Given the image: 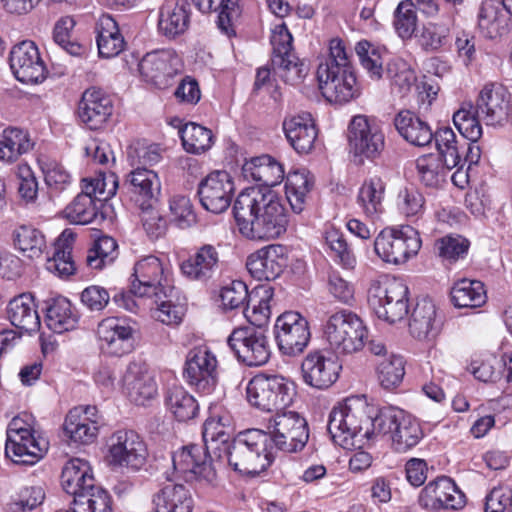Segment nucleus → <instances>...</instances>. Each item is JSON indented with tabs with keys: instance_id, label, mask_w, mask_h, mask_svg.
Listing matches in <instances>:
<instances>
[{
	"instance_id": "1",
	"label": "nucleus",
	"mask_w": 512,
	"mask_h": 512,
	"mask_svg": "<svg viewBox=\"0 0 512 512\" xmlns=\"http://www.w3.org/2000/svg\"><path fill=\"white\" fill-rule=\"evenodd\" d=\"M233 215L242 236L249 240H271L288 225L287 211L280 197L267 187H251L235 199Z\"/></svg>"
},
{
	"instance_id": "2",
	"label": "nucleus",
	"mask_w": 512,
	"mask_h": 512,
	"mask_svg": "<svg viewBox=\"0 0 512 512\" xmlns=\"http://www.w3.org/2000/svg\"><path fill=\"white\" fill-rule=\"evenodd\" d=\"M319 89L330 103L345 104L359 95L354 68L344 42L334 38L329 55L317 68Z\"/></svg>"
},
{
	"instance_id": "3",
	"label": "nucleus",
	"mask_w": 512,
	"mask_h": 512,
	"mask_svg": "<svg viewBox=\"0 0 512 512\" xmlns=\"http://www.w3.org/2000/svg\"><path fill=\"white\" fill-rule=\"evenodd\" d=\"M376 416L370 415L365 403L348 400L334 407L329 414L327 429L333 441L344 449L362 448L377 434Z\"/></svg>"
},
{
	"instance_id": "4",
	"label": "nucleus",
	"mask_w": 512,
	"mask_h": 512,
	"mask_svg": "<svg viewBox=\"0 0 512 512\" xmlns=\"http://www.w3.org/2000/svg\"><path fill=\"white\" fill-rule=\"evenodd\" d=\"M223 457L229 466L243 475H258L274 461L271 436L260 429L239 432L223 447Z\"/></svg>"
},
{
	"instance_id": "5",
	"label": "nucleus",
	"mask_w": 512,
	"mask_h": 512,
	"mask_svg": "<svg viewBox=\"0 0 512 512\" xmlns=\"http://www.w3.org/2000/svg\"><path fill=\"white\" fill-rule=\"evenodd\" d=\"M324 337L337 354L356 353L365 345L367 329L353 312L341 310L332 314L324 325Z\"/></svg>"
},
{
	"instance_id": "6",
	"label": "nucleus",
	"mask_w": 512,
	"mask_h": 512,
	"mask_svg": "<svg viewBox=\"0 0 512 512\" xmlns=\"http://www.w3.org/2000/svg\"><path fill=\"white\" fill-rule=\"evenodd\" d=\"M294 396V389L280 375L258 374L246 386V398L249 404L261 411H278L288 406Z\"/></svg>"
},
{
	"instance_id": "7",
	"label": "nucleus",
	"mask_w": 512,
	"mask_h": 512,
	"mask_svg": "<svg viewBox=\"0 0 512 512\" xmlns=\"http://www.w3.org/2000/svg\"><path fill=\"white\" fill-rule=\"evenodd\" d=\"M270 42L273 47L271 65L274 74L287 84H300L308 74V66L293 52V37L284 23L275 26Z\"/></svg>"
},
{
	"instance_id": "8",
	"label": "nucleus",
	"mask_w": 512,
	"mask_h": 512,
	"mask_svg": "<svg viewBox=\"0 0 512 512\" xmlns=\"http://www.w3.org/2000/svg\"><path fill=\"white\" fill-rule=\"evenodd\" d=\"M377 434L390 435L394 449L406 452L415 447L423 437L418 421L398 408H385L376 414Z\"/></svg>"
},
{
	"instance_id": "9",
	"label": "nucleus",
	"mask_w": 512,
	"mask_h": 512,
	"mask_svg": "<svg viewBox=\"0 0 512 512\" xmlns=\"http://www.w3.org/2000/svg\"><path fill=\"white\" fill-rule=\"evenodd\" d=\"M421 248L418 231L409 225L383 229L374 241L376 254L385 262L403 264Z\"/></svg>"
},
{
	"instance_id": "10",
	"label": "nucleus",
	"mask_w": 512,
	"mask_h": 512,
	"mask_svg": "<svg viewBox=\"0 0 512 512\" xmlns=\"http://www.w3.org/2000/svg\"><path fill=\"white\" fill-rule=\"evenodd\" d=\"M368 303L379 319L395 323L408 313V287L396 279L373 284L368 290Z\"/></svg>"
},
{
	"instance_id": "11",
	"label": "nucleus",
	"mask_w": 512,
	"mask_h": 512,
	"mask_svg": "<svg viewBox=\"0 0 512 512\" xmlns=\"http://www.w3.org/2000/svg\"><path fill=\"white\" fill-rule=\"evenodd\" d=\"M174 288L168 279V270L156 256L137 261L131 276V291L140 297L161 299L170 296Z\"/></svg>"
},
{
	"instance_id": "12",
	"label": "nucleus",
	"mask_w": 512,
	"mask_h": 512,
	"mask_svg": "<svg viewBox=\"0 0 512 512\" xmlns=\"http://www.w3.org/2000/svg\"><path fill=\"white\" fill-rule=\"evenodd\" d=\"M227 343L237 359L246 366H262L270 359L269 338L261 329L255 327L235 328L229 335Z\"/></svg>"
},
{
	"instance_id": "13",
	"label": "nucleus",
	"mask_w": 512,
	"mask_h": 512,
	"mask_svg": "<svg viewBox=\"0 0 512 512\" xmlns=\"http://www.w3.org/2000/svg\"><path fill=\"white\" fill-rule=\"evenodd\" d=\"M211 451L199 444L182 447L172 456L175 473L186 482L213 483L216 479V470L212 465Z\"/></svg>"
},
{
	"instance_id": "14",
	"label": "nucleus",
	"mask_w": 512,
	"mask_h": 512,
	"mask_svg": "<svg viewBox=\"0 0 512 512\" xmlns=\"http://www.w3.org/2000/svg\"><path fill=\"white\" fill-rule=\"evenodd\" d=\"M274 337L282 355L298 356L304 352L311 339L308 320L298 312H284L275 322Z\"/></svg>"
},
{
	"instance_id": "15",
	"label": "nucleus",
	"mask_w": 512,
	"mask_h": 512,
	"mask_svg": "<svg viewBox=\"0 0 512 512\" xmlns=\"http://www.w3.org/2000/svg\"><path fill=\"white\" fill-rule=\"evenodd\" d=\"M108 458L110 464L140 470L146 463L148 451L146 444L133 430H118L108 439Z\"/></svg>"
},
{
	"instance_id": "16",
	"label": "nucleus",
	"mask_w": 512,
	"mask_h": 512,
	"mask_svg": "<svg viewBox=\"0 0 512 512\" xmlns=\"http://www.w3.org/2000/svg\"><path fill=\"white\" fill-rule=\"evenodd\" d=\"M269 433L273 450L297 452L306 445L309 432L306 420L294 411L277 412Z\"/></svg>"
},
{
	"instance_id": "17",
	"label": "nucleus",
	"mask_w": 512,
	"mask_h": 512,
	"mask_svg": "<svg viewBox=\"0 0 512 512\" xmlns=\"http://www.w3.org/2000/svg\"><path fill=\"white\" fill-rule=\"evenodd\" d=\"M9 63L16 79L26 84H38L47 77V67L38 46L31 40H24L12 47Z\"/></svg>"
},
{
	"instance_id": "18",
	"label": "nucleus",
	"mask_w": 512,
	"mask_h": 512,
	"mask_svg": "<svg viewBox=\"0 0 512 512\" xmlns=\"http://www.w3.org/2000/svg\"><path fill=\"white\" fill-rule=\"evenodd\" d=\"M348 141L355 155H362L368 159L379 157L385 146L381 128L365 115H356L351 119Z\"/></svg>"
},
{
	"instance_id": "19",
	"label": "nucleus",
	"mask_w": 512,
	"mask_h": 512,
	"mask_svg": "<svg viewBox=\"0 0 512 512\" xmlns=\"http://www.w3.org/2000/svg\"><path fill=\"white\" fill-rule=\"evenodd\" d=\"M120 189L142 210H148L158 202L161 182L155 171L136 167L125 176Z\"/></svg>"
},
{
	"instance_id": "20",
	"label": "nucleus",
	"mask_w": 512,
	"mask_h": 512,
	"mask_svg": "<svg viewBox=\"0 0 512 512\" xmlns=\"http://www.w3.org/2000/svg\"><path fill=\"white\" fill-rule=\"evenodd\" d=\"M184 375L199 392L209 394L217 383V360L205 347L191 349L186 357Z\"/></svg>"
},
{
	"instance_id": "21",
	"label": "nucleus",
	"mask_w": 512,
	"mask_h": 512,
	"mask_svg": "<svg viewBox=\"0 0 512 512\" xmlns=\"http://www.w3.org/2000/svg\"><path fill=\"white\" fill-rule=\"evenodd\" d=\"M233 193L234 183L226 171H214L201 180L198 185L201 205L214 214H220L228 209Z\"/></svg>"
},
{
	"instance_id": "22",
	"label": "nucleus",
	"mask_w": 512,
	"mask_h": 512,
	"mask_svg": "<svg viewBox=\"0 0 512 512\" xmlns=\"http://www.w3.org/2000/svg\"><path fill=\"white\" fill-rule=\"evenodd\" d=\"M418 502L429 510L461 509L466 502L465 495L448 477H439L429 482L420 492Z\"/></svg>"
},
{
	"instance_id": "23",
	"label": "nucleus",
	"mask_w": 512,
	"mask_h": 512,
	"mask_svg": "<svg viewBox=\"0 0 512 512\" xmlns=\"http://www.w3.org/2000/svg\"><path fill=\"white\" fill-rule=\"evenodd\" d=\"M340 370L338 361L322 351L308 353L301 364L305 384L320 390L332 386L337 381Z\"/></svg>"
},
{
	"instance_id": "24",
	"label": "nucleus",
	"mask_w": 512,
	"mask_h": 512,
	"mask_svg": "<svg viewBox=\"0 0 512 512\" xmlns=\"http://www.w3.org/2000/svg\"><path fill=\"white\" fill-rule=\"evenodd\" d=\"M177 56L170 50L147 53L139 63V71L147 83L158 89L169 87L177 73Z\"/></svg>"
},
{
	"instance_id": "25",
	"label": "nucleus",
	"mask_w": 512,
	"mask_h": 512,
	"mask_svg": "<svg viewBox=\"0 0 512 512\" xmlns=\"http://www.w3.org/2000/svg\"><path fill=\"white\" fill-rule=\"evenodd\" d=\"M101 350L111 356H122L134 348V330L119 318H106L97 328Z\"/></svg>"
},
{
	"instance_id": "26",
	"label": "nucleus",
	"mask_w": 512,
	"mask_h": 512,
	"mask_svg": "<svg viewBox=\"0 0 512 512\" xmlns=\"http://www.w3.org/2000/svg\"><path fill=\"white\" fill-rule=\"evenodd\" d=\"M487 125L502 126L509 120L510 100L505 88L499 85H486L480 92L474 106Z\"/></svg>"
},
{
	"instance_id": "27",
	"label": "nucleus",
	"mask_w": 512,
	"mask_h": 512,
	"mask_svg": "<svg viewBox=\"0 0 512 512\" xmlns=\"http://www.w3.org/2000/svg\"><path fill=\"white\" fill-rule=\"evenodd\" d=\"M286 266L283 248L280 245L263 247L248 256L246 267L258 281H272L281 275Z\"/></svg>"
},
{
	"instance_id": "28",
	"label": "nucleus",
	"mask_w": 512,
	"mask_h": 512,
	"mask_svg": "<svg viewBox=\"0 0 512 512\" xmlns=\"http://www.w3.org/2000/svg\"><path fill=\"white\" fill-rule=\"evenodd\" d=\"M123 384L130 400L136 405H145L157 394L156 382L142 360H133L127 365Z\"/></svg>"
},
{
	"instance_id": "29",
	"label": "nucleus",
	"mask_w": 512,
	"mask_h": 512,
	"mask_svg": "<svg viewBox=\"0 0 512 512\" xmlns=\"http://www.w3.org/2000/svg\"><path fill=\"white\" fill-rule=\"evenodd\" d=\"M47 450L48 442L36 433L14 434L6 439L5 455L15 464L34 465L44 457Z\"/></svg>"
},
{
	"instance_id": "30",
	"label": "nucleus",
	"mask_w": 512,
	"mask_h": 512,
	"mask_svg": "<svg viewBox=\"0 0 512 512\" xmlns=\"http://www.w3.org/2000/svg\"><path fill=\"white\" fill-rule=\"evenodd\" d=\"M112 111V100L102 90L93 87L84 91L79 102L78 115L88 128H101L112 115Z\"/></svg>"
},
{
	"instance_id": "31",
	"label": "nucleus",
	"mask_w": 512,
	"mask_h": 512,
	"mask_svg": "<svg viewBox=\"0 0 512 512\" xmlns=\"http://www.w3.org/2000/svg\"><path fill=\"white\" fill-rule=\"evenodd\" d=\"M220 256L216 246L203 244L181 263L182 273L190 280L206 282L219 268Z\"/></svg>"
},
{
	"instance_id": "32",
	"label": "nucleus",
	"mask_w": 512,
	"mask_h": 512,
	"mask_svg": "<svg viewBox=\"0 0 512 512\" xmlns=\"http://www.w3.org/2000/svg\"><path fill=\"white\" fill-rule=\"evenodd\" d=\"M283 130L289 144L297 153L311 152L318 132L310 113H301L285 119Z\"/></svg>"
},
{
	"instance_id": "33",
	"label": "nucleus",
	"mask_w": 512,
	"mask_h": 512,
	"mask_svg": "<svg viewBox=\"0 0 512 512\" xmlns=\"http://www.w3.org/2000/svg\"><path fill=\"white\" fill-rule=\"evenodd\" d=\"M441 319L437 315L434 302L423 298L416 303L409 322V331L419 340L432 339L440 331Z\"/></svg>"
},
{
	"instance_id": "34",
	"label": "nucleus",
	"mask_w": 512,
	"mask_h": 512,
	"mask_svg": "<svg viewBox=\"0 0 512 512\" xmlns=\"http://www.w3.org/2000/svg\"><path fill=\"white\" fill-rule=\"evenodd\" d=\"M242 173L247 180L260 182V187L269 189L280 184L285 176L283 166L269 155H261L245 161Z\"/></svg>"
},
{
	"instance_id": "35",
	"label": "nucleus",
	"mask_w": 512,
	"mask_h": 512,
	"mask_svg": "<svg viewBox=\"0 0 512 512\" xmlns=\"http://www.w3.org/2000/svg\"><path fill=\"white\" fill-rule=\"evenodd\" d=\"M96 484L89 463L79 458H73L66 462L61 473V485L63 490L76 497Z\"/></svg>"
},
{
	"instance_id": "36",
	"label": "nucleus",
	"mask_w": 512,
	"mask_h": 512,
	"mask_svg": "<svg viewBox=\"0 0 512 512\" xmlns=\"http://www.w3.org/2000/svg\"><path fill=\"white\" fill-rule=\"evenodd\" d=\"M45 323L55 333L61 334L76 328L79 314L65 297L58 296L46 302Z\"/></svg>"
},
{
	"instance_id": "37",
	"label": "nucleus",
	"mask_w": 512,
	"mask_h": 512,
	"mask_svg": "<svg viewBox=\"0 0 512 512\" xmlns=\"http://www.w3.org/2000/svg\"><path fill=\"white\" fill-rule=\"evenodd\" d=\"M189 23V13L183 4L168 1L161 6L157 26L162 36L175 39L186 32Z\"/></svg>"
},
{
	"instance_id": "38",
	"label": "nucleus",
	"mask_w": 512,
	"mask_h": 512,
	"mask_svg": "<svg viewBox=\"0 0 512 512\" xmlns=\"http://www.w3.org/2000/svg\"><path fill=\"white\" fill-rule=\"evenodd\" d=\"M394 125L399 134L415 146H426L435 137L428 123L409 110L400 111L394 119Z\"/></svg>"
},
{
	"instance_id": "39",
	"label": "nucleus",
	"mask_w": 512,
	"mask_h": 512,
	"mask_svg": "<svg viewBox=\"0 0 512 512\" xmlns=\"http://www.w3.org/2000/svg\"><path fill=\"white\" fill-rule=\"evenodd\" d=\"M11 324L25 332H35L40 327V318L33 298L27 294L12 299L6 309Z\"/></svg>"
},
{
	"instance_id": "40",
	"label": "nucleus",
	"mask_w": 512,
	"mask_h": 512,
	"mask_svg": "<svg viewBox=\"0 0 512 512\" xmlns=\"http://www.w3.org/2000/svg\"><path fill=\"white\" fill-rule=\"evenodd\" d=\"M75 239L74 233L65 229L57 238L52 258H48L46 269L60 277L72 275L76 268L72 259V245Z\"/></svg>"
},
{
	"instance_id": "41",
	"label": "nucleus",
	"mask_w": 512,
	"mask_h": 512,
	"mask_svg": "<svg viewBox=\"0 0 512 512\" xmlns=\"http://www.w3.org/2000/svg\"><path fill=\"white\" fill-rule=\"evenodd\" d=\"M156 512H191L193 500L190 492L180 484H168L153 500Z\"/></svg>"
},
{
	"instance_id": "42",
	"label": "nucleus",
	"mask_w": 512,
	"mask_h": 512,
	"mask_svg": "<svg viewBox=\"0 0 512 512\" xmlns=\"http://www.w3.org/2000/svg\"><path fill=\"white\" fill-rule=\"evenodd\" d=\"M96 29L98 52L101 57L112 58L123 51L124 38L119 32L116 21L111 16H102Z\"/></svg>"
},
{
	"instance_id": "43",
	"label": "nucleus",
	"mask_w": 512,
	"mask_h": 512,
	"mask_svg": "<svg viewBox=\"0 0 512 512\" xmlns=\"http://www.w3.org/2000/svg\"><path fill=\"white\" fill-rule=\"evenodd\" d=\"M385 190L386 184L379 176L364 181L357 195V203L366 216L375 218L383 212Z\"/></svg>"
},
{
	"instance_id": "44",
	"label": "nucleus",
	"mask_w": 512,
	"mask_h": 512,
	"mask_svg": "<svg viewBox=\"0 0 512 512\" xmlns=\"http://www.w3.org/2000/svg\"><path fill=\"white\" fill-rule=\"evenodd\" d=\"M435 143L439 151L441 164L446 170L460 167L463 161V143L457 140L450 127H441L435 132Z\"/></svg>"
},
{
	"instance_id": "45",
	"label": "nucleus",
	"mask_w": 512,
	"mask_h": 512,
	"mask_svg": "<svg viewBox=\"0 0 512 512\" xmlns=\"http://www.w3.org/2000/svg\"><path fill=\"white\" fill-rule=\"evenodd\" d=\"M15 249L29 259L39 258L46 249L44 234L31 225H20L12 232Z\"/></svg>"
},
{
	"instance_id": "46",
	"label": "nucleus",
	"mask_w": 512,
	"mask_h": 512,
	"mask_svg": "<svg viewBox=\"0 0 512 512\" xmlns=\"http://www.w3.org/2000/svg\"><path fill=\"white\" fill-rule=\"evenodd\" d=\"M65 434L75 443L90 444L98 434V426L90 418L83 415L81 407L72 408L64 421Z\"/></svg>"
},
{
	"instance_id": "47",
	"label": "nucleus",
	"mask_w": 512,
	"mask_h": 512,
	"mask_svg": "<svg viewBox=\"0 0 512 512\" xmlns=\"http://www.w3.org/2000/svg\"><path fill=\"white\" fill-rule=\"evenodd\" d=\"M313 185V177L305 169L288 173L285 184L286 198L295 213L303 211L306 197Z\"/></svg>"
},
{
	"instance_id": "48",
	"label": "nucleus",
	"mask_w": 512,
	"mask_h": 512,
	"mask_svg": "<svg viewBox=\"0 0 512 512\" xmlns=\"http://www.w3.org/2000/svg\"><path fill=\"white\" fill-rule=\"evenodd\" d=\"M507 20L498 3L485 2L479 10L478 28L484 37L494 39L507 32Z\"/></svg>"
},
{
	"instance_id": "49",
	"label": "nucleus",
	"mask_w": 512,
	"mask_h": 512,
	"mask_svg": "<svg viewBox=\"0 0 512 512\" xmlns=\"http://www.w3.org/2000/svg\"><path fill=\"white\" fill-rule=\"evenodd\" d=\"M486 291L480 281L462 279L451 290V301L458 308H477L486 302Z\"/></svg>"
},
{
	"instance_id": "50",
	"label": "nucleus",
	"mask_w": 512,
	"mask_h": 512,
	"mask_svg": "<svg viewBox=\"0 0 512 512\" xmlns=\"http://www.w3.org/2000/svg\"><path fill=\"white\" fill-rule=\"evenodd\" d=\"M33 148L28 134L18 128H6L0 135V160L14 162Z\"/></svg>"
},
{
	"instance_id": "51",
	"label": "nucleus",
	"mask_w": 512,
	"mask_h": 512,
	"mask_svg": "<svg viewBox=\"0 0 512 512\" xmlns=\"http://www.w3.org/2000/svg\"><path fill=\"white\" fill-rule=\"evenodd\" d=\"M96 199L85 189L78 194L73 201L66 206L64 216L74 224H89L100 215L104 219L103 213H99Z\"/></svg>"
},
{
	"instance_id": "52",
	"label": "nucleus",
	"mask_w": 512,
	"mask_h": 512,
	"mask_svg": "<svg viewBox=\"0 0 512 512\" xmlns=\"http://www.w3.org/2000/svg\"><path fill=\"white\" fill-rule=\"evenodd\" d=\"M165 403L178 421L185 422L195 418L199 410L195 398L180 386L168 389Z\"/></svg>"
},
{
	"instance_id": "53",
	"label": "nucleus",
	"mask_w": 512,
	"mask_h": 512,
	"mask_svg": "<svg viewBox=\"0 0 512 512\" xmlns=\"http://www.w3.org/2000/svg\"><path fill=\"white\" fill-rule=\"evenodd\" d=\"M179 135L184 149L189 153H203L213 144L212 131L193 122L185 124L179 130Z\"/></svg>"
},
{
	"instance_id": "54",
	"label": "nucleus",
	"mask_w": 512,
	"mask_h": 512,
	"mask_svg": "<svg viewBox=\"0 0 512 512\" xmlns=\"http://www.w3.org/2000/svg\"><path fill=\"white\" fill-rule=\"evenodd\" d=\"M480 117L481 114L471 103H465L454 113L453 123L463 138L477 142L482 136Z\"/></svg>"
},
{
	"instance_id": "55",
	"label": "nucleus",
	"mask_w": 512,
	"mask_h": 512,
	"mask_svg": "<svg viewBox=\"0 0 512 512\" xmlns=\"http://www.w3.org/2000/svg\"><path fill=\"white\" fill-rule=\"evenodd\" d=\"M405 375V361L402 356L391 353L377 365V376L380 385L392 389L400 385Z\"/></svg>"
},
{
	"instance_id": "56",
	"label": "nucleus",
	"mask_w": 512,
	"mask_h": 512,
	"mask_svg": "<svg viewBox=\"0 0 512 512\" xmlns=\"http://www.w3.org/2000/svg\"><path fill=\"white\" fill-rule=\"evenodd\" d=\"M202 437L204 446L212 450V453L219 459L223 458V447L229 445V434L226 431L222 418L211 417L203 425Z\"/></svg>"
},
{
	"instance_id": "57",
	"label": "nucleus",
	"mask_w": 512,
	"mask_h": 512,
	"mask_svg": "<svg viewBox=\"0 0 512 512\" xmlns=\"http://www.w3.org/2000/svg\"><path fill=\"white\" fill-rule=\"evenodd\" d=\"M73 504L83 512H112L111 496L97 484L76 497Z\"/></svg>"
},
{
	"instance_id": "58",
	"label": "nucleus",
	"mask_w": 512,
	"mask_h": 512,
	"mask_svg": "<svg viewBox=\"0 0 512 512\" xmlns=\"http://www.w3.org/2000/svg\"><path fill=\"white\" fill-rule=\"evenodd\" d=\"M117 242L114 238L103 235L99 237L93 248H91L86 257V263L92 269H102L106 265H110L116 259Z\"/></svg>"
},
{
	"instance_id": "59",
	"label": "nucleus",
	"mask_w": 512,
	"mask_h": 512,
	"mask_svg": "<svg viewBox=\"0 0 512 512\" xmlns=\"http://www.w3.org/2000/svg\"><path fill=\"white\" fill-rule=\"evenodd\" d=\"M420 181L427 187H437L444 180L446 169L438 156L423 155L416 160Z\"/></svg>"
},
{
	"instance_id": "60",
	"label": "nucleus",
	"mask_w": 512,
	"mask_h": 512,
	"mask_svg": "<svg viewBox=\"0 0 512 512\" xmlns=\"http://www.w3.org/2000/svg\"><path fill=\"white\" fill-rule=\"evenodd\" d=\"M387 77L401 95L407 94L416 81L415 72L403 59H393L387 64Z\"/></svg>"
},
{
	"instance_id": "61",
	"label": "nucleus",
	"mask_w": 512,
	"mask_h": 512,
	"mask_svg": "<svg viewBox=\"0 0 512 512\" xmlns=\"http://www.w3.org/2000/svg\"><path fill=\"white\" fill-rule=\"evenodd\" d=\"M75 26L72 17L66 16L60 18L53 29L54 43L72 56H83L86 53V47L78 42L70 40V32Z\"/></svg>"
},
{
	"instance_id": "62",
	"label": "nucleus",
	"mask_w": 512,
	"mask_h": 512,
	"mask_svg": "<svg viewBox=\"0 0 512 512\" xmlns=\"http://www.w3.org/2000/svg\"><path fill=\"white\" fill-rule=\"evenodd\" d=\"M394 26L403 39L410 38L416 30L417 16L411 0H403L398 4L394 13Z\"/></svg>"
},
{
	"instance_id": "63",
	"label": "nucleus",
	"mask_w": 512,
	"mask_h": 512,
	"mask_svg": "<svg viewBox=\"0 0 512 512\" xmlns=\"http://www.w3.org/2000/svg\"><path fill=\"white\" fill-rule=\"evenodd\" d=\"M270 298V289H264V296L257 303H254L253 297L249 298L244 308V316L250 322V327L261 329L262 326L267 324L271 315Z\"/></svg>"
},
{
	"instance_id": "64",
	"label": "nucleus",
	"mask_w": 512,
	"mask_h": 512,
	"mask_svg": "<svg viewBox=\"0 0 512 512\" xmlns=\"http://www.w3.org/2000/svg\"><path fill=\"white\" fill-rule=\"evenodd\" d=\"M360 63L371 79L379 80L383 74L381 56L368 41H360L355 47Z\"/></svg>"
}]
</instances>
